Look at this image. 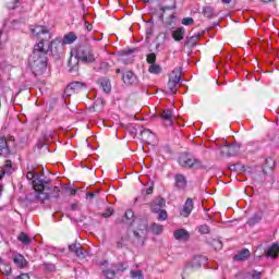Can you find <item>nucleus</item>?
I'll return each instance as SVG.
<instances>
[{"label":"nucleus","instance_id":"f257e3e1","mask_svg":"<svg viewBox=\"0 0 279 279\" xmlns=\"http://www.w3.org/2000/svg\"><path fill=\"white\" fill-rule=\"evenodd\" d=\"M29 29L34 38L44 40V49H47V53L50 51L51 54L56 57H59L60 53H62V47L64 44H62L60 38L51 40V38H53V34H51V31L47 26L32 25ZM49 40L51 41L49 43Z\"/></svg>","mask_w":279,"mask_h":279},{"label":"nucleus","instance_id":"f03ea898","mask_svg":"<svg viewBox=\"0 0 279 279\" xmlns=\"http://www.w3.org/2000/svg\"><path fill=\"white\" fill-rule=\"evenodd\" d=\"M47 48H45V39H40L37 44L34 45L32 54L29 57V66L35 75H43L47 71Z\"/></svg>","mask_w":279,"mask_h":279},{"label":"nucleus","instance_id":"7ed1b4c3","mask_svg":"<svg viewBox=\"0 0 279 279\" xmlns=\"http://www.w3.org/2000/svg\"><path fill=\"white\" fill-rule=\"evenodd\" d=\"M33 189L36 193V199L39 202H47L51 197H60V186H52L51 181L40 179V177L34 179Z\"/></svg>","mask_w":279,"mask_h":279},{"label":"nucleus","instance_id":"20e7f679","mask_svg":"<svg viewBox=\"0 0 279 279\" xmlns=\"http://www.w3.org/2000/svg\"><path fill=\"white\" fill-rule=\"evenodd\" d=\"M178 162L182 169H204V162L189 153H182L178 158Z\"/></svg>","mask_w":279,"mask_h":279},{"label":"nucleus","instance_id":"39448f33","mask_svg":"<svg viewBox=\"0 0 279 279\" xmlns=\"http://www.w3.org/2000/svg\"><path fill=\"white\" fill-rule=\"evenodd\" d=\"M74 60H81V62H84L85 64H90L95 62V53L90 47L80 46L76 48Z\"/></svg>","mask_w":279,"mask_h":279},{"label":"nucleus","instance_id":"423d86ee","mask_svg":"<svg viewBox=\"0 0 279 279\" xmlns=\"http://www.w3.org/2000/svg\"><path fill=\"white\" fill-rule=\"evenodd\" d=\"M15 145L14 136H0V158L12 156V148L15 147Z\"/></svg>","mask_w":279,"mask_h":279},{"label":"nucleus","instance_id":"0eeeda50","mask_svg":"<svg viewBox=\"0 0 279 279\" xmlns=\"http://www.w3.org/2000/svg\"><path fill=\"white\" fill-rule=\"evenodd\" d=\"M206 265H208V257L196 255L191 263L185 266V271H197V269H202V267H206Z\"/></svg>","mask_w":279,"mask_h":279},{"label":"nucleus","instance_id":"6e6552de","mask_svg":"<svg viewBox=\"0 0 279 279\" xmlns=\"http://www.w3.org/2000/svg\"><path fill=\"white\" fill-rule=\"evenodd\" d=\"M180 80H182V71L180 69H175L169 76L168 88L171 90L173 95L178 93V86H180Z\"/></svg>","mask_w":279,"mask_h":279},{"label":"nucleus","instance_id":"1a4fd4ad","mask_svg":"<svg viewBox=\"0 0 279 279\" xmlns=\"http://www.w3.org/2000/svg\"><path fill=\"white\" fill-rule=\"evenodd\" d=\"M137 230L133 231V234L135 239L138 241H143L147 236V232L149 230V223L147 222V219H138L136 221Z\"/></svg>","mask_w":279,"mask_h":279},{"label":"nucleus","instance_id":"9d476101","mask_svg":"<svg viewBox=\"0 0 279 279\" xmlns=\"http://www.w3.org/2000/svg\"><path fill=\"white\" fill-rule=\"evenodd\" d=\"M84 92H86V83L72 82L66 86L64 95L71 97V95H80V93Z\"/></svg>","mask_w":279,"mask_h":279},{"label":"nucleus","instance_id":"9b49d317","mask_svg":"<svg viewBox=\"0 0 279 279\" xmlns=\"http://www.w3.org/2000/svg\"><path fill=\"white\" fill-rule=\"evenodd\" d=\"M189 180L182 173L174 174V191L186 193Z\"/></svg>","mask_w":279,"mask_h":279},{"label":"nucleus","instance_id":"f8f14e48","mask_svg":"<svg viewBox=\"0 0 279 279\" xmlns=\"http://www.w3.org/2000/svg\"><path fill=\"white\" fill-rule=\"evenodd\" d=\"M241 149V146L236 144H226L220 147V154L225 157L236 156Z\"/></svg>","mask_w":279,"mask_h":279},{"label":"nucleus","instance_id":"ddd939ff","mask_svg":"<svg viewBox=\"0 0 279 279\" xmlns=\"http://www.w3.org/2000/svg\"><path fill=\"white\" fill-rule=\"evenodd\" d=\"M161 121L166 125V128H171L173 125V112L171 109H165L159 114Z\"/></svg>","mask_w":279,"mask_h":279},{"label":"nucleus","instance_id":"4468645a","mask_svg":"<svg viewBox=\"0 0 279 279\" xmlns=\"http://www.w3.org/2000/svg\"><path fill=\"white\" fill-rule=\"evenodd\" d=\"M70 252H73L77 258L84 259L86 258V251H84V247H82V244L80 243H73L69 246Z\"/></svg>","mask_w":279,"mask_h":279},{"label":"nucleus","instance_id":"2eb2a0df","mask_svg":"<svg viewBox=\"0 0 279 279\" xmlns=\"http://www.w3.org/2000/svg\"><path fill=\"white\" fill-rule=\"evenodd\" d=\"M142 140L145 141V143H148V145H151L156 143V134H154L149 129H144L141 132Z\"/></svg>","mask_w":279,"mask_h":279},{"label":"nucleus","instance_id":"dca6fc26","mask_svg":"<svg viewBox=\"0 0 279 279\" xmlns=\"http://www.w3.org/2000/svg\"><path fill=\"white\" fill-rule=\"evenodd\" d=\"M166 3L160 7L161 14L159 15L160 21H165V12L167 10H175V0H163Z\"/></svg>","mask_w":279,"mask_h":279},{"label":"nucleus","instance_id":"f3484780","mask_svg":"<svg viewBox=\"0 0 279 279\" xmlns=\"http://www.w3.org/2000/svg\"><path fill=\"white\" fill-rule=\"evenodd\" d=\"M193 213V198H187L183 205V208L180 213L181 217H190Z\"/></svg>","mask_w":279,"mask_h":279},{"label":"nucleus","instance_id":"a211bd4d","mask_svg":"<svg viewBox=\"0 0 279 279\" xmlns=\"http://www.w3.org/2000/svg\"><path fill=\"white\" fill-rule=\"evenodd\" d=\"M173 236L177 241H189L191 233L186 229H178L173 232Z\"/></svg>","mask_w":279,"mask_h":279},{"label":"nucleus","instance_id":"6ab92c4d","mask_svg":"<svg viewBox=\"0 0 279 279\" xmlns=\"http://www.w3.org/2000/svg\"><path fill=\"white\" fill-rule=\"evenodd\" d=\"M250 256H252V253L250 252V250L243 248L240 252H238V254H235L233 256V260L243 263V262L247 260L250 258Z\"/></svg>","mask_w":279,"mask_h":279},{"label":"nucleus","instance_id":"aec40b11","mask_svg":"<svg viewBox=\"0 0 279 279\" xmlns=\"http://www.w3.org/2000/svg\"><path fill=\"white\" fill-rule=\"evenodd\" d=\"M13 263L19 269H25L27 267V259L21 254L13 256Z\"/></svg>","mask_w":279,"mask_h":279},{"label":"nucleus","instance_id":"412c9836","mask_svg":"<svg viewBox=\"0 0 279 279\" xmlns=\"http://www.w3.org/2000/svg\"><path fill=\"white\" fill-rule=\"evenodd\" d=\"M184 36H186V29L184 27H179L172 32V38L175 43L184 40Z\"/></svg>","mask_w":279,"mask_h":279},{"label":"nucleus","instance_id":"4be33fe9","mask_svg":"<svg viewBox=\"0 0 279 279\" xmlns=\"http://www.w3.org/2000/svg\"><path fill=\"white\" fill-rule=\"evenodd\" d=\"M122 80L124 84H126L128 86H132V84H136V75L133 74L132 71H126L123 74Z\"/></svg>","mask_w":279,"mask_h":279},{"label":"nucleus","instance_id":"5701e85b","mask_svg":"<svg viewBox=\"0 0 279 279\" xmlns=\"http://www.w3.org/2000/svg\"><path fill=\"white\" fill-rule=\"evenodd\" d=\"M167 206V201L165 198L157 199L156 203L151 205V213L158 214Z\"/></svg>","mask_w":279,"mask_h":279},{"label":"nucleus","instance_id":"b1692460","mask_svg":"<svg viewBox=\"0 0 279 279\" xmlns=\"http://www.w3.org/2000/svg\"><path fill=\"white\" fill-rule=\"evenodd\" d=\"M267 258H278L279 255V245L272 244L270 247L267 248L265 252Z\"/></svg>","mask_w":279,"mask_h":279},{"label":"nucleus","instance_id":"393cba45","mask_svg":"<svg viewBox=\"0 0 279 279\" xmlns=\"http://www.w3.org/2000/svg\"><path fill=\"white\" fill-rule=\"evenodd\" d=\"M263 221V211L254 214L251 218L247 220V226L254 227L256 223H260Z\"/></svg>","mask_w":279,"mask_h":279},{"label":"nucleus","instance_id":"a878e982","mask_svg":"<svg viewBox=\"0 0 279 279\" xmlns=\"http://www.w3.org/2000/svg\"><path fill=\"white\" fill-rule=\"evenodd\" d=\"M274 167H276V161H274L272 158H267L265 166L263 168L264 175H267V173H269V171H274Z\"/></svg>","mask_w":279,"mask_h":279},{"label":"nucleus","instance_id":"bb28decb","mask_svg":"<svg viewBox=\"0 0 279 279\" xmlns=\"http://www.w3.org/2000/svg\"><path fill=\"white\" fill-rule=\"evenodd\" d=\"M75 40H77V35H75V33L73 32H70L66 35H64L62 45H73Z\"/></svg>","mask_w":279,"mask_h":279},{"label":"nucleus","instance_id":"cd10ccee","mask_svg":"<svg viewBox=\"0 0 279 279\" xmlns=\"http://www.w3.org/2000/svg\"><path fill=\"white\" fill-rule=\"evenodd\" d=\"M1 272L3 276H12V266L5 262H1Z\"/></svg>","mask_w":279,"mask_h":279},{"label":"nucleus","instance_id":"c85d7f7f","mask_svg":"<svg viewBox=\"0 0 279 279\" xmlns=\"http://www.w3.org/2000/svg\"><path fill=\"white\" fill-rule=\"evenodd\" d=\"M100 86L105 93H110L112 90V85L109 78H100Z\"/></svg>","mask_w":279,"mask_h":279},{"label":"nucleus","instance_id":"c756f323","mask_svg":"<svg viewBox=\"0 0 279 279\" xmlns=\"http://www.w3.org/2000/svg\"><path fill=\"white\" fill-rule=\"evenodd\" d=\"M150 232H153V234H160L161 232H163L165 227L162 225H158L156 222H153L149 227Z\"/></svg>","mask_w":279,"mask_h":279},{"label":"nucleus","instance_id":"7c9ffc66","mask_svg":"<svg viewBox=\"0 0 279 279\" xmlns=\"http://www.w3.org/2000/svg\"><path fill=\"white\" fill-rule=\"evenodd\" d=\"M17 241L23 243L24 245H29L32 243V239H29V235L25 232H21L17 236Z\"/></svg>","mask_w":279,"mask_h":279},{"label":"nucleus","instance_id":"2f4dec72","mask_svg":"<svg viewBox=\"0 0 279 279\" xmlns=\"http://www.w3.org/2000/svg\"><path fill=\"white\" fill-rule=\"evenodd\" d=\"M203 16H205V19H213V16H215V9H213V7H205L203 9Z\"/></svg>","mask_w":279,"mask_h":279},{"label":"nucleus","instance_id":"473e14b6","mask_svg":"<svg viewBox=\"0 0 279 279\" xmlns=\"http://www.w3.org/2000/svg\"><path fill=\"white\" fill-rule=\"evenodd\" d=\"M197 36L195 35H189L185 41V47H195L197 45Z\"/></svg>","mask_w":279,"mask_h":279},{"label":"nucleus","instance_id":"72a5a7b5","mask_svg":"<svg viewBox=\"0 0 279 279\" xmlns=\"http://www.w3.org/2000/svg\"><path fill=\"white\" fill-rule=\"evenodd\" d=\"M148 72L153 73L154 75H158V73L162 72V68H160L159 64L151 63L150 66L148 68Z\"/></svg>","mask_w":279,"mask_h":279},{"label":"nucleus","instance_id":"f704fd0d","mask_svg":"<svg viewBox=\"0 0 279 279\" xmlns=\"http://www.w3.org/2000/svg\"><path fill=\"white\" fill-rule=\"evenodd\" d=\"M244 279H260V272L251 270L244 275Z\"/></svg>","mask_w":279,"mask_h":279},{"label":"nucleus","instance_id":"c9c22d12","mask_svg":"<svg viewBox=\"0 0 279 279\" xmlns=\"http://www.w3.org/2000/svg\"><path fill=\"white\" fill-rule=\"evenodd\" d=\"M168 217H169V214H167V210L161 209L160 211H158V217H157L158 221H167Z\"/></svg>","mask_w":279,"mask_h":279},{"label":"nucleus","instance_id":"e433bc0d","mask_svg":"<svg viewBox=\"0 0 279 279\" xmlns=\"http://www.w3.org/2000/svg\"><path fill=\"white\" fill-rule=\"evenodd\" d=\"M198 232L201 234H210V227L208 225H201L198 227Z\"/></svg>","mask_w":279,"mask_h":279},{"label":"nucleus","instance_id":"4c0bfd02","mask_svg":"<svg viewBox=\"0 0 279 279\" xmlns=\"http://www.w3.org/2000/svg\"><path fill=\"white\" fill-rule=\"evenodd\" d=\"M131 278L133 279H143V271L141 270H131Z\"/></svg>","mask_w":279,"mask_h":279},{"label":"nucleus","instance_id":"58836bf2","mask_svg":"<svg viewBox=\"0 0 279 279\" xmlns=\"http://www.w3.org/2000/svg\"><path fill=\"white\" fill-rule=\"evenodd\" d=\"M146 62L148 64H156V53L151 52V53L147 54Z\"/></svg>","mask_w":279,"mask_h":279},{"label":"nucleus","instance_id":"ea45409f","mask_svg":"<svg viewBox=\"0 0 279 279\" xmlns=\"http://www.w3.org/2000/svg\"><path fill=\"white\" fill-rule=\"evenodd\" d=\"M102 274L108 279H112V278H114V276H117V272H114V270H110V269L104 270Z\"/></svg>","mask_w":279,"mask_h":279},{"label":"nucleus","instance_id":"a19ab883","mask_svg":"<svg viewBox=\"0 0 279 279\" xmlns=\"http://www.w3.org/2000/svg\"><path fill=\"white\" fill-rule=\"evenodd\" d=\"M114 215V209L112 207L107 208L105 213H102V217L108 219V217H112Z\"/></svg>","mask_w":279,"mask_h":279},{"label":"nucleus","instance_id":"79ce46f5","mask_svg":"<svg viewBox=\"0 0 279 279\" xmlns=\"http://www.w3.org/2000/svg\"><path fill=\"white\" fill-rule=\"evenodd\" d=\"M45 271H56V265L45 263L43 265Z\"/></svg>","mask_w":279,"mask_h":279},{"label":"nucleus","instance_id":"37998d69","mask_svg":"<svg viewBox=\"0 0 279 279\" xmlns=\"http://www.w3.org/2000/svg\"><path fill=\"white\" fill-rule=\"evenodd\" d=\"M124 217L128 221H130V219H134V211L132 209H128L125 213H124Z\"/></svg>","mask_w":279,"mask_h":279},{"label":"nucleus","instance_id":"c03bdc74","mask_svg":"<svg viewBox=\"0 0 279 279\" xmlns=\"http://www.w3.org/2000/svg\"><path fill=\"white\" fill-rule=\"evenodd\" d=\"M19 3H21V0H14L13 3H8L9 10H16V8H19Z\"/></svg>","mask_w":279,"mask_h":279},{"label":"nucleus","instance_id":"a18cd8bd","mask_svg":"<svg viewBox=\"0 0 279 279\" xmlns=\"http://www.w3.org/2000/svg\"><path fill=\"white\" fill-rule=\"evenodd\" d=\"M193 23H195V20H193V17H184L182 20V25H193Z\"/></svg>","mask_w":279,"mask_h":279},{"label":"nucleus","instance_id":"49530a36","mask_svg":"<svg viewBox=\"0 0 279 279\" xmlns=\"http://www.w3.org/2000/svg\"><path fill=\"white\" fill-rule=\"evenodd\" d=\"M34 178H36V173L34 172V171H28L27 173H26V179L27 180H33L32 181V184L34 185Z\"/></svg>","mask_w":279,"mask_h":279},{"label":"nucleus","instance_id":"de8ad7c7","mask_svg":"<svg viewBox=\"0 0 279 279\" xmlns=\"http://www.w3.org/2000/svg\"><path fill=\"white\" fill-rule=\"evenodd\" d=\"M134 51H136V49L135 48H132V49H124V50H122V56H132V53L134 52Z\"/></svg>","mask_w":279,"mask_h":279},{"label":"nucleus","instance_id":"09e8293b","mask_svg":"<svg viewBox=\"0 0 279 279\" xmlns=\"http://www.w3.org/2000/svg\"><path fill=\"white\" fill-rule=\"evenodd\" d=\"M15 279H32L29 277V274H21L20 276H16Z\"/></svg>","mask_w":279,"mask_h":279},{"label":"nucleus","instance_id":"8fccbe9b","mask_svg":"<svg viewBox=\"0 0 279 279\" xmlns=\"http://www.w3.org/2000/svg\"><path fill=\"white\" fill-rule=\"evenodd\" d=\"M97 193H98V192H88V193L86 194V197H88L89 199H95Z\"/></svg>","mask_w":279,"mask_h":279},{"label":"nucleus","instance_id":"3c124183","mask_svg":"<svg viewBox=\"0 0 279 279\" xmlns=\"http://www.w3.org/2000/svg\"><path fill=\"white\" fill-rule=\"evenodd\" d=\"M69 66L72 68V71H77V66H76V65H73V58H70V60H69Z\"/></svg>","mask_w":279,"mask_h":279},{"label":"nucleus","instance_id":"603ef678","mask_svg":"<svg viewBox=\"0 0 279 279\" xmlns=\"http://www.w3.org/2000/svg\"><path fill=\"white\" fill-rule=\"evenodd\" d=\"M4 169H12V160L8 159L4 163Z\"/></svg>","mask_w":279,"mask_h":279},{"label":"nucleus","instance_id":"864d4df0","mask_svg":"<svg viewBox=\"0 0 279 279\" xmlns=\"http://www.w3.org/2000/svg\"><path fill=\"white\" fill-rule=\"evenodd\" d=\"M85 27H86L87 32H93V24L85 22Z\"/></svg>","mask_w":279,"mask_h":279},{"label":"nucleus","instance_id":"5fc2aeb1","mask_svg":"<svg viewBox=\"0 0 279 279\" xmlns=\"http://www.w3.org/2000/svg\"><path fill=\"white\" fill-rule=\"evenodd\" d=\"M151 193H154V186H149V187L146 190V195H151Z\"/></svg>","mask_w":279,"mask_h":279},{"label":"nucleus","instance_id":"6e6d98bb","mask_svg":"<svg viewBox=\"0 0 279 279\" xmlns=\"http://www.w3.org/2000/svg\"><path fill=\"white\" fill-rule=\"evenodd\" d=\"M118 250H121L123 247V241L117 242Z\"/></svg>","mask_w":279,"mask_h":279},{"label":"nucleus","instance_id":"4d7b16f0","mask_svg":"<svg viewBox=\"0 0 279 279\" xmlns=\"http://www.w3.org/2000/svg\"><path fill=\"white\" fill-rule=\"evenodd\" d=\"M157 1L160 0H143L144 3H156Z\"/></svg>","mask_w":279,"mask_h":279},{"label":"nucleus","instance_id":"13d9d810","mask_svg":"<svg viewBox=\"0 0 279 279\" xmlns=\"http://www.w3.org/2000/svg\"><path fill=\"white\" fill-rule=\"evenodd\" d=\"M4 177H5V172H0V180H3Z\"/></svg>","mask_w":279,"mask_h":279},{"label":"nucleus","instance_id":"bf43d9fd","mask_svg":"<svg viewBox=\"0 0 279 279\" xmlns=\"http://www.w3.org/2000/svg\"><path fill=\"white\" fill-rule=\"evenodd\" d=\"M222 1V3H226V4H228V3H231L232 2V0H221Z\"/></svg>","mask_w":279,"mask_h":279},{"label":"nucleus","instance_id":"052dcab7","mask_svg":"<svg viewBox=\"0 0 279 279\" xmlns=\"http://www.w3.org/2000/svg\"><path fill=\"white\" fill-rule=\"evenodd\" d=\"M1 193H3V185L0 184V197H1Z\"/></svg>","mask_w":279,"mask_h":279},{"label":"nucleus","instance_id":"680f3d73","mask_svg":"<svg viewBox=\"0 0 279 279\" xmlns=\"http://www.w3.org/2000/svg\"><path fill=\"white\" fill-rule=\"evenodd\" d=\"M264 3H269L271 0H262Z\"/></svg>","mask_w":279,"mask_h":279},{"label":"nucleus","instance_id":"e2e57ef3","mask_svg":"<svg viewBox=\"0 0 279 279\" xmlns=\"http://www.w3.org/2000/svg\"><path fill=\"white\" fill-rule=\"evenodd\" d=\"M116 73H121V69H117V70H116Z\"/></svg>","mask_w":279,"mask_h":279},{"label":"nucleus","instance_id":"0e129e2a","mask_svg":"<svg viewBox=\"0 0 279 279\" xmlns=\"http://www.w3.org/2000/svg\"><path fill=\"white\" fill-rule=\"evenodd\" d=\"M76 205H72V210H75Z\"/></svg>","mask_w":279,"mask_h":279},{"label":"nucleus","instance_id":"69168bd1","mask_svg":"<svg viewBox=\"0 0 279 279\" xmlns=\"http://www.w3.org/2000/svg\"><path fill=\"white\" fill-rule=\"evenodd\" d=\"M120 271H125V268L121 267V268H120Z\"/></svg>","mask_w":279,"mask_h":279},{"label":"nucleus","instance_id":"338daca9","mask_svg":"<svg viewBox=\"0 0 279 279\" xmlns=\"http://www.w3.org/2000/svg\"><path fill=\"white\" fill-rule=\"evenodd\" d=\"M120 271H125V268L121 267V268H120Z\"/></svg>","mask_w":279,"mask_h":279}]
</instances>
